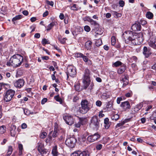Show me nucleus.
<instances>
[{"mask_svg": "<svg viewBox=\"0 0 156 156\" xmlns=\"http://www.w3.org/2000/svg\"><path fill=\"white\" fill-rule=\"evenodd\" d=\"M23 60V57L20 55L16 54L13 55L6 63L8 66L18 67L20 66Z\"/></svg>", "mask_w": 156, "mask_h": 156, "instance_id": "f257e3e1", "label": "nucleus"}, {"mask_svg": "<svg viewBox=\"0 0 156 156\" xmlns=\"http://www.w3.org/2000/svg\"><path fill=\"white\" fill-rule=\"evenodd\" d=\"M80 107L77 112L82 114L86 113L93 106V104L87 99H82L80 103Z\"/></svg>", "mask_w": 156, "mask_h": 156, "instance_id": "f03ea898", "label": "nucleus"}, {"mask_svg": "<svg viewBox=\"0 0 156 156\" xmlns=\"http://www.w3.org/2000/svg\"><path fill=\"white\" fill-rule=\"evenodd\" d=\"M135 34V33L131 31H125L123 34L125 37V43L131 46L136 45V43L134 37Z\"/></svg>", "mask_w": 156, "mask_h": 156, "instance_id": "7ed1b4c3", "label": "nucleus"}, {"mask_svg": "<svg viewBox=\"0 0 156 156\" xmlns=\"http://www.w3.org/2000/svg\"><path fill=\"white\" fill-rule=\"evenodd\" d=\"M90 71L88 68L84 70L82 82L83 84V88L85 89H86L90 84L91 82L90 76Z\"/></svg>", "mask_w": 156, "mask_h": 156, "instance_id": "20e7f679", "label": "nucleus"}, {"mask_svg": "<svg viewBox=\"0 0 156 156\" xmlns=\"http://www.w3.org/2000/svg\"><path fill=\"white\" fill-rule=\"evenodd\" d=\"M99 122L98 116L94 115L91 118L90 125L94 130H97L100 126Z\"/></svg>", "mask_w": 156, "mask_h": 156, "instance_id": "39448f33", "label": "nucleus"}, {"mask_svg": "<svg viewBox=\"0 0 156 156\" xmlns=\"http://www.w3.org/2000/svg\"><path fill=\"white\" fill-rule=\"evenodd\" d=\"M15 93V90L9 89L6 92L4 97V100L6 102L10 101L13 98Z\"/></svg>", "mask_w": 156, "mask_h": 156, "instance_id": "423d86ee", "label": "nucleus"}, {"mask_svg": "<svg viewBox=\"0 0 156 156\" xmlns=\"http://www.w3.org/2000/svg\"><path fill=\"white\" fill-rule=\"evenodd\" d=\"M76 141L77 140L76 138L71 137L66 139L65 144L68 147L72 148L75 147Z\"/></svg>", "mask_w": 156, "mask_h": 156, "instance_id": "0eeeda50", "label": "nucleus"}, {"mask_svg": "<svg viewBox=\"0 0 156 156\" xmlns=\"http://www.w3.org/2000/svg\"><path fill=\"white\" fill-rule=\"evenodd\" d=\"M101 137V135L98 133H96L94 134H90L87 137V141L90 143H92L95 141L98 140Z\"/></svg>", "mask_w": 156, "mask_h": 156, "instance_id": "6e6552de", "label": "nucleus"}, {"mask_svg": "<svg viewBox=\"0 0 156 156\" xmlns=\"http://www.w3.org/2000/svg\"><path fill=\"white\" fill-rule=\"evenodd\" d=\"M67 73L72 77H75L76 75V68L72 66H69L67 68Z\"/></svg>", "mask_w": 156, "mask_h": 156, "instance_id": "1a4fd4ad", "label": "nucleus"}, {"mask_svg": "<svg viewBox=\"0 0 156 156\" xmlns=\"http://www.w3.org/2000/svg\"><path fill=\"white\" fill-rule=\"evenodd\" d=\"M25 83L24 80L23 79H19L14 80L13 82L14 86L17 88L20 89L22 87Z\"/></svg>", "mask_w": 156, "mask_h": 156, "instance_id": "9d476101", "label": "nucleus"}, {"mask_svg": "<svg viewBox=\"0 0 156 156\" xmlns=\"http://www.w3.org/2000/svg\"><path fill=\"white\" fill-rule=\"evenodd\" d=\"M61 129V128L59 126L57 123L55 122L54 123V132L52 131V133H53L51 135L52 137H56L58 135Z\"/></svg>", "mask_w": 156, "mask_h": 156, "instance_id": "9b49d317", "label": "nucleus"}, {"mask_svg": "<svg viewBox=\"0 0 156 156\" xmlns=\"http://www.w3.org/2000/svg\"><path fill=\"white\" fill-rule=\"evenodd\" d=\"M143 53L146 58H148L151 54V48L149 47L144 46L143 49Z\"/></svg>", "mask_w": 156, "mask_h": 156, "instance_id": "f8f14e48", "label": "nucleus"}, {"mask_svg": "<svg viewBox=\"0 0 156 156\" xmlns=\"http://www.w3.org/2000/svg\"><path fill=\"white\" fill-rule=\"evenodd\" d=\"M129 76L127 74H125L124 75L123 77H121L120 78V80L123 83L122 86V87H126L127 85L129 84Z\"/></svg>", "mask_w": 156, "mask_h": 156, "instance_id": "ddd939ff", "label": "nucleus"}, {"mask_svg": "<svg viewBox=\"0 0 156 156\" xmlns=\"http://www.w3.org/2000/svg\"><path fill=\"white\" fill-rule=\"evenodd\" d=\"M63 119L66 123L69 125H72L74 123V120L73 117L69 115L63 116Z\"/></svg>", "mask_w": 156, "mask_h": 156, "instance_id": "4468645a", "label": "nucleus"}, {"mask_svg": "<svg viewBox=\"0 0 156 156\" xmlns=\"http://www.w3.org/2000/svg\"><path fill=\"white\" fill-rule=\"evenodd\" d=\"M148 44L150 46L154 49H156V38L153 36L151 37Z\"/></svg>", "mask_w": 156, "mask_h": 156, "instance_id": "2eb2a0df", "label": "nucleus"}, {"mask_svg": "<svg viewBox=\"0 0 156 156\" xmlns=\"http://www.w3.org/2000/svg\"><path fill=\"white\" fill-rule=\"evenodd\" d=\"M120 106L125 110L130 109L131 108L130 103L128 101L122 102L120 105Z\"/></svg>", "mask_w": 156, "mask_h": 156, "instance_id": "dca6fc26", "label": "nucleus"}, {"mask_svg": "<svg viewBox=\"0 0 156 156\" xmlns=\"http://www.w3.org/2000/svg\"><path fill=\"white\" fill-rule=\"evenodd\" d=\"M131 29L134 32L140 31L141 29V27L139 22L133 24L131 27Z\"/></svg>", "mask_w": 156, "mask_h": 156, "instance_id": "f3484780", "label": "nucleus"}, {"mask_svg": "<svg viewBox=\"0 0 156 156\" xmlns=\"http://www.w3.org/2000/svg\"><path fill=\"white\" fill-rule=\"evenodd\" d=\"M16 127L15 125H11L9 128V130L10 132V134L11 136L13 137H14L16 133Z\"/></svg>", "mask_w": 156, "mask_h": 156, "instance_id": "a211bd4d", "label": "nucleus"}, {"mask_svg": "<svg viewBox=\"0 0 156 156\" xmlns=\"http://www.w3.org/2000/svg\"><path fill=\"white\" fill-rule=\"evenodd\" d=\"M113 101H110L108 102L107 104L106 107L105 109L106 111H110L112 108Z\"/></svg>", "mask_w": 156, "mask_h": 156, "instance_id": "6ab92c4d", "label": "nucleus"}, {"mask_svg": "<svg viewBox=\"0 0 156 156\" xmlns=\"http://www.w3.org/2000/svg\"><path fill=\"white\" fill-rule=\"evenodd\" d=\"M143 106V104L142 102L140 103L138 105H136L134 108H133V111H132V112H133L134 113L137 112L140 110Z\"/></svg>", "mask_w": 156, "mask_h": 156, "instance_id": "aec40b11", "label": "nucleus"}, {"mask_svg": "<svg viewBox=\"0 0 156 156\" xmlns=\"http://www.w3.org/2000/svg\"><path fill=\"white\" fill-rule=\"evenodd\" d=\"M92 42L90 41H88L85 44V48L87 50H91L92 47Z\"/></svg>", "mask_w": 156, "mask_h": 156, "instance_id": "412c9836", "label": "nucleus"}, {"mask_svg": "<svg viewBox=\"0 0 156 156\" xmlns=\"http://www.w3.org/2000/svg\"><path fill=\"white\" fill-rule=\"evenodd\" d=\"M126 69V66L123 64L117 70V73L119 74L122 73Z\"/></svg>", "mask_w": 156, "mask_h": 156, "instance_id": "4be33fe9", "label": "nucleus"}, {"mask_svg": "<svg viewBox=\"0 0 156 156\" xmlns=\"http://www.w3.org/2000/svg\"><path fill=\"white\" fill-rule=\"evenodd\" d=\"M83 60L86 65L90 66L92 65V63L91 60L89 59L87 56H85L84 57Z\"/></svg>", "mask_w": 156, "mask_h": 156, "instance_id": "5701e85b", "label": "nucleus"}, {"mask_svg": "<svg viewBox=\"0 0 156 156\" xmlns=\"http://www.w3.org/2000/svg\"><path fill=\"white\" fill-rule=\"evenodd\" d=\"M79 31L80 32H82L83 31V30L82 28H80L76 29L75 30H73L72 31V34L74 36H76L79 34Z\"/></svg>", "mask_w": 156, "mask_h": 156, "instance_id": "b1692460", "label": "nucleus"}, {"mask_svg": "<svg viewBox=\"0 0 156 156\" xmlns=\"http://www.w3.org/2000/svg\"><path fill=\"white\" fill-rule=\"evenodd\" d=\"M104 124L105 128L106 129H108L110 125V122L109 121V119L108 118H106L104 119Z\"/></svg>", "mask_w": 156, "mask_h": 156, "instance_id": "393cba45", "label": "nucleus"}, {"mask_svg": "<svg viewBox=\"0 0 156 156\" xmlns=\"http://www.w3.org/2000/svg\"><path fill=\"white\" fill-rule=\"evenodd\" d=\"M56 23L57 24V22L55 21H52L51 23L48 25L46 30L47 31L50 30L55 26L56 25Z\"/></svg>", "mask_w": 156, "mask_h": 156, "instance_id": "a878e982", "label": "nucleus"}, {"mask_svg": "<svg viewBox=\"0 0 156 156\" xmlns=\"http://www.w3.org/2000/svg\"><path fill=\"white\" fill-rule=\"evenodd\" d=\"M79 156H90L89 152L87 151H78Z\"/></svg>", "mask_w": 156, "mask_h": 156, "instance_id": "bb28decb", "label": "nucleus"}, {"mask_svg": "<svg viewBox=\"0 0 156 156\" xmlns=\"http://www.w3.org/2000/svg\"><path fill=\"white\" fill-rule=\"evenodd\" d=\"M52 131L50 132L48 135V137L45 140V142L46 144H50L52 141V137L51 136V134L52 133Z\"/></svg>", "mask_w": 156, "mask_h": 156, "instance_id": "cd10ccee", "label": "nucleus"}, {"mask_svg": "<svg viewBox=\"0 0 156 156\" xmlns=\"http://www.w3.org/2000/svg\"><path fill=\"white\" fill-rule=\"evenodd\" d=\"M22 17L23 16L22 15L19 14L13 18L12 20V21L13 22V23L15 24V21L21 19L22 18Z\"/></svg>", "mask_w": 156, "mask_h": 156, "instance_id": "c85d7f7f", "label": "nucleus"}, {"mask_svg": "<svg viewBox=\"0 0 156 156\" xmlns=\"http://www.w3.org/2000/svg\"><path fill=\"white\" fill-rule=\"evenodd\" d=\"M80 83H78L76 84L74 86V87L75 88V89L76 91L78 92L82 90H83L84 89L83 88V86L82 87V88H80ZM84 90H85L84 89Z\"/></svg>", "mask_w": 156, "mask_h": 156, "instance_id": "c756f323", "label": "nucleus"}, {"mask_svg": "<svg viewBox=\"0 0 156 156\" xmlns=\"http://www.w3.org/2000/svg\"><path fill=\"white\" fill-rule=\"evenodd\" d=\"M74 56L76 58H82L83 59L86 55H84L83 53L81 52H76L74 54Z\"/></svg>", "mask_w": 156, "mask_h": 156, "instance_id": "7c9ffc66", "label": "nucleus"}, {"mask_svg": "<svg viewBox=\"0 0 156 156\" xmlns=\"http://www.w3.org/2000/svg\"><path fill=\"white\" fill-rule=\"evenodd\" d=\"M111 12L112 15L115 18H119L121 17L122 16V14L121 13H118L116 11H112Z\"/></svg>", "mask_w": 156, "mask_h": 156, "instance_id": "2f4dec72", "label": "nucleus"}, {"mask_svg": "<svg viewBox=\"0 0 156 156\" xmlns=\"http://www.w3.org/2000/svg\"><path fill=\"white\" fill-rule=\"evenodd\" d=\"M52 154L53 156H58V152L57 151V146H55L52 150Z\"/></svg>", "mask_w": 156, "mask_h": 156, "instance_id": "473e14b6", "label": "nucleus"}, {"mask_svg": "<svg viewBox=\"0 0 156 156\" xmlns=\"http://www.w3.org/2000/svg\"><path fill=\"white\" fill-rule=\"evenodd\" d=\"M54 99L58 102H59L60 104H62L63 103V101L62 99L60 98L59 97V94L55 96L54 97Z\"/></svg>", "mask_w": 156, "mask_h": 156, "instance_id": "72a5a7b5", "label": "nucleus"}, {"mask_svg": "<svg viewBox=\"0 0 156 156\" xmlns=\"http://www.w3.org/2000/svg\"><path fill=\"white\" fill-rule=\"evenodd\" d=\"M146 17L149 19H152L153 18L154 15L151 12H147L146 15Z\"/></svg>", "mask_w": 156, "mask_h": 156, "instance_id": "f704fd0d", "label": "nucleus"}, {"mask_svg": "<svg viewBox=\"0 0 156 156\" xmlns=\"http://www.w3.org/2000/svg\"><path fill=\"white\" fill-rule=\"evenodd\" d=\"M6 127L5 126L2 125L0 126V134H3L6 132Z\"/></svg>", "mask_w": 156, "mask_h": 156, "instance_id": "c9c22d12", "label": "nucleus"}, {"mask_svg": "<svg viewBox=\"0 0 156 156\" xmlns=\"http://www.w3.org/2000/svg\"><path fill=\"white\" fill-rule=\"evenodd\" d=\"M79 121L81 124V125L85 124L86 122V118L83 117L79 118Z\"/></svg>", "mask_w": 156, "mask_h": 156, "instance_id": "e433bc0d", "label": "nucleus"}, {"mask_svg": "<svg viewBox=\"0 0 156 156\" xmlns=\"http://www.w3.org/2000/svg\"><path fill=\"white\" fill-rule=\"evenodd\" d=\"M13 151L12 147L11 146L8 147L7 153L6 156H9L12 154Z\"/></svg>", "mask_w": 156, "mask_h": 156, "instance_id": "4c0bfd02", "label": "nucleus"}, {"mask_svg": "<svg viewBox=\"0 0 156 156\" xmlns=\"http://www.w3.org/2000/svg\"><path fill=\"white\" fill-rule=\"evenodd\" d=\"M122 63L121 62L119 61H118L116 62H115L114 63L112 64V66L113 67H119V66H122Z\"/></svg>", "mask_w": 156, "mask_h": 156, "instance_id": "58836bf2", "label": "nucleus"}, {"mask_svg": "<svg viewBox=\"0 0 156 156\" xmlns=\"http://www.w3.org/2000/svg\"><path fill=\"white\" fill-rule=\"evenodd\" d=\"M71 10L75 11H77L79 9L78 7L76 4H73L72 6L71 7Z\"/></svg>", "mask_w": 156, "mask_h": 156, "instance_id": "ea45409f", "label": "nucleus"}, {"mask_svg": "<svg viewBox=\"0 0 156 156\" xmlns=\"http://www.w3.org/2000/svg\"><path fill=\"white\" fill-rule=\"evenodd\" d=\"M111 119L112 120L116 121L119 119V116L117 114H115L111 116Z\"/></svg>", "mask_w": 156, "mask_h": 156, "instance_id": "a19ab883", "label": "nucleus"}, {"mask_svg": "<svg viewBox=\"0 0 156 156\" xmlns=\"http://www.w3.org/2000/svg\"><path fill=\"white\" fill-rule=\"evenodd\" d=\"M111 44L112 46H115L116 43V40L115 37L113 36L111 37Z\"/></svg>", "mask_w": 156, "mask_h": 156, "instance_id": "79ce46f5", "label": "nucleus"}, {"mask_svg": "<svg viewBox=\"0 0 156 156\" xmlns=\"http://www.w3.org/2000/svg\"><path fill=\"white\" fill-rule=\"evenodd\" d=\"M90 23L91 25H93L94 26H97L98 27H99V24L96 21L92 19Z\"/></svg>", "mask_w": 156, "mask_h": 156, "instance_id": "37998d69", "label": "nucleus"}, {"mask_svg": "<svg viewBox=\"0 0 156 156\" xmlns=\"http://www.w3.org/2000/svg\"><path fill=\"white\" fill-rule=\"evenodd\" d=\"M102 44V42L101 39L97 40L95 42V45L99 47Z\"/></svg>", "mask_w": 156, "mask_h": 156, "instance_id": "c03bdc74", "label": "nucleus"}, {"mask_svg": "<svg viewBox=\"0 0 156 156\" xmlns=\"http://www.w3.org/2000/svg\"><path fill=\"white\" fill-rule=\"evenodd\" d=\"M38 150L39 152L42 150V149L44 148V145L41 143H38Z\"/></svg>", "mask_w": 156, "mask_h": 156, "instance_id": "a18cd8bd", "label": "nucleus"}, {"mask_svg": "<svg viewBox=\"0 0 156 156\" xmlns=\"http://www.w3.org/2000/svg\"><path fill=\"white\" fill-rule=\"evenodd\" d=\"M23 109L24 112V114L27 115H29L30 113V110H28L27 109H26L25 108H23Z\"/></svg>", "mask_w": 156, "mask_h": 156, "instance_id": "49530a36", "label": "nucleus"}, {"mask_svg": "<svg viewBox=\"0 0 156 156\" xmlns=\"http://www.w3.org/2000/svg\"><path fill=\"white\" fill-rule=\"evenodd\" d=\"M83 19L84 21H88L90 22L92 19L89 16H87L83 18Z\"/></svg>", "mask_w": 156, "mask_h": 156, "instance_id": "de8ad7c7", "label": "nucleus"}, {"mask_svg": "<svg viewBox=\"0 0 156 156\" xmlns=\"http://www.w3.org/2000/svg\"><path fill=\"white\" fill-rule=\"evenodd\" d=\"M41 43L43 46H45L46 44H49V43L47 41L46 39L43 38L42 39Z\"/></svg>", "mask_w": 156, "mask_h": 156, "instance_id": "09e8293b", "label": "nucleus"}, {"mask_svg": "<svg viewBox=\"0 0 156 156\" xmlns=\"http://www.w3.org/2000/svg\"><path fill=\"white\" fill-rule=\"evenodd\" d=\"M84 30L87 32H89L90 30V27L88 25H86L84 27Z\"/></svg>", "mask_w": 156, "mask_h": 156, "instance_id": "8fccbe9b", "label": "nucleus"}, {"mask_svg": "<svg viewBox=\"0 0 156 156\" xmlns=\"http://www.w3.org/2000/svg\"><path fill=\"white\" fill-rule=\"evenodd\" d=\"M47 133L45 132H43L41 133L40 137L41 138L44 139L45 138L47 135Z\"/></svg>", "mask_w": 156, "mask_h": 156, "instance_id": "3c124183", "label": "nucleus"}, {"mask_svg": "<svg viewBox=\"0 0 156 156\" xmlns=\"http://www.w3.org/2000/svg\"><path fill=\"white\" fill-rule=\"evenodd\" d=\"M156 119V110L154 111L151 116V120L154 119Z\"/></svg>", "mask_w": 156, "mask_h": 156, "instance_id": "603ef678", "label": "nucleus"}, {"mask_svg": "<svg viewBox=\"0 0 156 156\" xmlns=\"http://www.w3.org/2000/svg\"><path fill=\"white\" fill-rule=\"evenodd\" d=\"M102 145L101 144H98L96 147V149L97 150H100L102 149Z\"/></svg>", "mask_w": 156, "mask_h": 156, "instance_id": "864d4df0", "label": "nucleus"}, {"mask_svg": "<svg viewBox=\"0 0 156 156\" xmlns=\"http://www.w3.org/2000/svg\"><path fill=\"white\" fill-rule=\"evenodd\" d=\"M79 99V97L76 95L73 97V101L74 102H77Z\"/></svg>", "mask_w": 156, "mask_h": 156, "instance_id": "5fc2aeb1", "label": "nucleus"}, {"mask_svg": "<svg viewBox=\"0 0 156 156\" xmlns=\"http://www.w3.org/2000/svg\"><path fill=\"white\" fill-rule=\"evenodd\" d=\"M147 22L144 20H140V22L139 23H140V25H146L147 23Z\"/></svg>", "mask_w": 156, "mask_h": 156, "instance_id": "6e6d98bb", "label": "nucleus"}, {"mask_svg": "<svg viewBox=\"0 0 156 156\" xmlns=\"http://www.w3.org/2000/svg\"><path fill=\"white\" fill-rule=\"evenodd\" d=\"M46 2L48 5H50L52 7H53L54 3L53 1H50L48 0H46Z\"/></svg>", "mask_w": 156, "mask_h": 156, "instance_id": "4d7b16f0", "label": "nucleus"}, {"mask_svg": "<svg viewBox=\"0 0 156 156\" xmlns=\"http://www.w3.org/2000/svg\"><path fill=\"white\" fill-rule=\"evenodd\" d=\"M119 4L120 6L123 7L125 5V3L123 0H120L119 2Z\"/></svg>", "mask_w": 156, "mask_h": 156, "instance_id": "13d9d810", "label": "nucleus"}, {"mask_svg": "<svg viewBox=\"0 0 156 156\" xmlns=\"http://www.w3.org/2000/svg\"><path fill=\"white\" fill-rule=\"evenodd\" d=\"M124 124H125L123 121H122L121 122L117 123L116 127V128L122 126Z\"/></svg>", "mask_w": 156, "mask_h": 156, "instance_id": "bf43d9fd", "label": "nucleus"}, {"mask_svg": "<svg viewBox=\"0 0 156 156\" xmlns=\"http://www.w3.org/2000/svg\"><path fill=\"white\" fill-rule=\"evenodd\" d=\"M67 40V38L66 37L63 38L61 40L60 43L62 44H64L66 43V40Z\"/></svg>", "mask_w": 156, "mask_h": 156, "instance_id": "052dcab7", "label": "nucleus"}, {"mask_svg": "<svg viewBox=\"0 0 156 156\" xmlns=\"http://www.w3.org/2000/svg\"><path fill=\"white\" fill-rule=\"evenodd\" d=\"M102 104V102L99 100H98L96 102V105L98 107H101Z\"/></svg>", "mask_w": 156, "mask_h": 156, "instance_id": "680f3d73", "label": "nucleus"}, {"mask_svg": "<svg viewBox=\"0 0 156 156\" xmlns=\"http://www.w3.org/2000/svg\"><path fill=\"white\" fill-rule=\"evenodd\" d=\"M151 69L155 71L154 75H156V63L151 66Z\"/></svg>", "mask_w": 156, "mask_h": 156, "instance_id": "e2e57ef3", "label": "nucleus"}, {"mask_svg": "<svg viewBox=\"0 0 156 156\" xmlns=\"http://www.w3.org/2000/svg\"><path fill=\"white\" fill-rule=\"evenodd\" d=\"M78 151H75L73 153L71 154L70 156H79Z\"/></svg>", "mask_w": 156, "mask_h": 156, "instance_id": "0e129e2a", "label": "nucleus"}, {"mask_svg": "<svg viewBox=\"0 0 156 156\" xmlns=\"http://www.w3.org/2000/svg\"><path fill=\"white\" fill-rule=\"evenodd\" d=\"M48 151L46 149L44 148L42 149V150L40 151L39 152L41 154H46L47 152Z\"/></svg>", "mask_w": 156, "mask_h": 156, "instance_id": "69168bd1", "label": "nucleus"}, {"mask_svg": "<svg viewBox=\"0 0 156 156\" xmlns=\"http://www.w3.org/2000/svg\"><path fill=\"white\" fill-rule=\"evenodd\" d=\"M27 124L25 123H23L21 124V128L23 129H24L27 127Z\"/></svg>", "mask_w": 156, "mask_h": 156, "instance_id": "338daca9", "label": "nucleus"}, {"mask_svg": "<svg viewBox=\"0 0 156 156\" xmlns=\"http://www.w3.org/2000/svg\"><path fill=\"white\" fill-rule=\"evenodd\" d=\"M132 92L131 91L129 92H128L126 93L125 94V96L127 98H129L132 96Z\"/></svg>", "mask_w": 156, "mask_h": 156, "instance_id": "774afa93", "label": "nucleus"}]
</instances>
